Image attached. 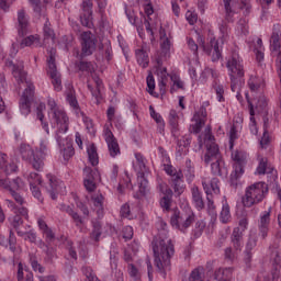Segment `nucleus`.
Returning <instances> with one entry per match:
<instances>
[{"label": "nucleus", "instance_id": "obj_1", "mask_svg": "<svg viewBox=\"0 0 281 281\" xmlns=\"http://www.w3.org/2000/svg\"><path fill=\"white\" fill-rule=\"evenodd\" d=\"M151 249L154 251V265L162 278H166V269L170 267V260L175 256V244L167 236L166 231H161L160 235L154 237Z\"/></svg>", "mask_w": 281, "mask_h": 281}, {"label": "nucleus", "instance_id": "obj_2", "mask_svg": "<svg viewBox=\"0 0 281 281\" xmlns=\"http://www.w3.org/2000/svg\"><path fill=\"white\" fill-rule=\"evenodd\" d=\"M204 162L206 166L211 164V172L214 177H227V167H225V160H223V156H221V150L216 143H206Z\"/></svg>", "mask_w": 281, "mask_h": 281}, {"label": "nucleus", "instance_id": "obj_3", "mask_svg": "<svg viewBox=\"0 0 281 281\" xmlns=\"http://www.w3.org/2000/svg\"><path fill=\"white\" fill-rule=\"evenodd\" d=\"M226 67L231 71V89L232 91H238L245 82V80H243V76H245V66L243 65V58H240V55H238L237 52L232 53Z\"/></svg>", "mask_w": 281, "mask_h": 281}, {"label": "nucleus", "instance_id": "obj_4", "mask_svg": "<svg viewBox=\"0 0 281 281\" xmlns=\"http://www.w3.org/2000/svg\"><path fill=\"white\" fill-rule=\"evenodd\" d=\"M269 194V184L266 182H255L246 188L245 195L243 198L244 207H254L258 203H262Z\"/></svg>", "mask_w": 281, "mask_h": 281}, {"label": "nucleus", "instance_id": "obj_5", "mask_svg": "<svg viewBox=\"0 0 281 281\" xmlns=\"http://www.w3.org/2000/svg\"><path fill=\"white\" fill-rule=\"evenodd\" d=\"M223 40H216V37H211L207 44H205V40L200 38V47L206 56H211L212 63H218L221 60L223 56Z\"/></svg>", "mask_w": 281, "mask_h": 281}, {"label": "nucleus", "instance_id": "obj_6", "mask_svg": "<svg viewBox=\"0 0 281 281\" xmlns=\"http://www.w3.org/2000/svg\"><path fill=\"white\" fill-rule=\"evenodd\" d=\"M21 178H15L12 180H10V178H0V188H3V190L10 192L12 199H14L18 205H23V203H25L23 195L16 192L18 190H21Z\"/></svg>", "mask_w": 281, "mask_h": 281}, {"label": "nucleus", "instance_id": "obj_7", "mask_svg": "<svg viewBox=\"0 0 281 281\" xmlns=\"http://www.w3.org/2000/svg\"><path fill=\"white\" fill-rule=\"evenodd\" d=\"M196 216L194 213L187 214V213H181L179 210H173V213L170 218V223L176 229H179L183 234H186V229L194 223Z\"/></svg>", "mask_w": 281, "mask_h": 281}, {"label": "nucleus", "instance_id": "obj_8", "mask_svg": "<svg viewBox=\"0 0 281 281\" xmlns=\"http://www.w3.org/2000/svg\"><path fill=\"white\" fill-rule=\"evenodd\" d=\"M47 75L52 79L55 91H63V79L56 67V50L54 49L50 50V55L47 58Z\"/></svg>", "mask_w": 281, "mask_h": 281}, {"label": "nucleus", "instance_id": "obj_9", "mask_svg": "<svg viewBox=\"0 0 281 281\" xmlns=\"http://www.w3.org/2000/svg\"><path fill=\"white\" fill-rule=\"evenodd\" d=\"M18 150L24 161L32 164L34 170H43V166H45L43 159L34 154V149L30 145L22 143Z\"/></svg>", "mask_w": 281, "mask_h": 281}, {"label": "nucleus", "instance_id": "obj_10", "mask_svg": "<svg viewBox=\"0 0 281 281\" xmlns=\"http://www.w3.org/2000/svg\"><path fill=\"white\" fill-rule=\"evenodd\" d=\"M97 43L98 40L91 31L83 32L81 34V58H85V56H91L93 52H95Z\"/></svg>", "mask_w": 281, "mask_h": 281}, {"label": "nucleus", "instance_id": "obj_11", "mask_svg": "<svg viewBox=\"0 0 281 281\" xmlns=\"http://www.w3.org/2000/svg\"><path fill=\"white\" fill-rule=\"evenodd\" d=\"M53 120H55L57 126H59L56 132V139L60 143V133H67V131H69V116H67V113L63 110H55L53 112Z\"/></svg>", "mask_w": 281, "mask_h": 281}, {"label": "nucleus", "instance_id": "obj_12", "mask_svg": "<svg viewBox=\"0 0 281 281\" xmlns=\"http://www.w3.org/2000/svg\"><path fill=\"white\" fill-rule=\"evenodd\" d=\"M27 87L24 89L23 94L20 99V111L22 115H30L31 106L30 102H32L34 98V83L26 82Z\"/></svg>", "mask_w": 281, "mask_h": 281}, {"label": "nucleus", "instance_id": "obj_13", "mask_svg": "<svg viewBox=\"0 0 281 281\" xmlns=\"http://www.w3.org/2000/svg\"><path fill=\"white\" fill-rule=\"evenodd\" d=\"M82 13L80 14L81 25L83 27H93V2L91 0H85L81 4Z\"/></svg>", "mask_w": 281, "mask_h": 281}, {"label": "nucleus", "instance_id": "obj_14", "mask_svg": "<svg viewBox=\"0 0 281 281\" xmlns=\"http://www.w3.org/2000/svg\"><path fill=\"white\" fill-rule=\"evenodd\" d=\"M271 207L268 211H263L258 222L259 236L265 240L269 236V225H271Z\"/></svg>", "mask_w": 281, "mask_h": 281}, {"label": "nucleus", "instance_id": "obj_15", "mask_svg": "<svg viewBox=\"0 0 281 281\" xmlns=\"http://www.w3.org/2000/svg\"><path fill=\"white\" fill-rule=\"evenodd\" d=\"M105 142L111 157H117L120 155V144H117V139L111 130L105 131Z\"/></svg>", "mask_w": 281, "mask_h": 281}, {"label": "nucleus", "instance_id": "obj_16", "mask_svg": "<svg viewBox=\"0 0 281 281\" xmlns=\"http://www.w3.org/2000/svg\"><path fill=\"white\" fill-rule=\"evenodd\" d=\"M9 65L13 67V76L16 78L19 85L27 81V72H25L23 61H19L18 64H14V61H9Z\"/></svg>", "mask_w": 281, "mask_h": 281}, {"label": "nucleus", "instance_id": "obj_17", "mask_svg": "<svg viewBox=\"0 0 281 281\" xmlns=\"http://www.w3.org/2000/svg\"><path fill=\"white\" fill-rule=\"evenodd\" d=\"M171 186L173 188V192L181 196L183 194V172L176 171L171 178Z\"/></svg>", "mask_w": 281, "mask_h": 281}, {"label": "nucleus", "instance_id": "obj_18", "mask_svg": "<svg viewBox=\"0 0 281 281\" xmlns=\"http://www.w3.org/2000/svg\"><path fill=\"white\" fill-rule=\"evenodd\" d=\"M231 243L236 249V251H240L245 245V239L243 237V233L240 232V228H234L233 233L231 235Z\"/></svg>", "mask_w": 281, "mask_h": 281}, {"label": "nucleus", "instance_id": "obj_19", "mask_svg": "<svg viewBox=\"0 0 281 281\" xmlns=\"http://www.w3.org/2000/svg\"><path fill=\"white\" fill-rule=\"evenodd\" d=\"M18 23H19V35L20 36H25L27 34V25H30V22L27 20V15H25L24 10H20L18 12Z\"/></svg>", "mask_w": 281, "mask_h": 281}, {"label": "nucleus", "instance_id": "obj_20", "mask_svg": "<svg viewBox=\"0 0 281 281\" xmlns=\"http://www.w3.org/2000/svg\"><path fill=\"white\" fill-rule=\"evenodd\" d=\"M192 202L196 210H203L205 207V202L203 201V193L199 190V187L194 186L191 189Z\"/></svg>", "mask_w": 281, "mask_h": 281}, {"label": "nucleus", "instance_id": "obj_21", "mask_svg": "<svg viewBox=\"0 0 281 281\" xmlns=\"http://www.w3.org/2000/svg\"><path fill=\"white\" fill-rule=\"evenodd\" d=\"M232 159L234 161L233 168L245 170V166H247V156L245 153L236 150L232 154Z\"/></svg>", "mask_w": 281, "mask_h": 281}, {"label": "nucleus", "instance_id": "obj_22", "mask_svg": "<svg viewBox=\"0 0 281 281\" xmlns=\"http://www.w3.org/2000/svg\"><path fill=\"white\" fill-rule=\"evenodd\" d=\"M243 175H245V169L234 168V170L231 173V178H229L231 188H235V190H236V188H238V186H243V182H240Z\"/></svg>", "mask_w": 281, "mask_h": 281}, {"label": "nucleus", "instance_id": "obj_23", "mask_svg": "<svg viewBox=\"0 0 281 281\" xmlns=\"http://www.w3.org/2000/svg\"><path fill=\"white\" fill-rule=\"evenodd\" d=\"M203 190L205 191L207 199V210L209 213L214 216L216 214V206L214 205V201L212 200V190H210V186L205 180L202 181Z\"/></svg>", "mask_w": 281, "mask_h": 281}, {"label": "nucleus", "instance_id": "obj_24", "mask_svg": "<svg viewBox=\"0 0 281 281\" xmlns=\"http://www.w3.org/2000/svg\"><path fill=\"white\" fill-rule=\"evenodd\" d=\"M192 122H195V124L190 125V133H193L194 135H199L201 133L203 126H205V120L199 115V113H195L191 120Z\"/></svg>", "mask_w": 281, "mask_h": 281}, {"label": "nucleus", "instance_id": "obj_25", "mask_svg": "<svg viewBox=\"0 0 281 281\" xmlns=\"http://www.w3.org/2000/svg\"><path fill=\"white\" fill-rule=\"evenodd\" d=\"M136 55V60L138 65L143 68L146 69L148 67L150 59L148 58V53L144 50V48H138L135 50Z\"/></svg>", "mask_w": 281, "mask_h": 281}, {"label": "nucleus", "instance_id": "obj_26", "mask_svg": "<svg viewBox=\"0 0 281 281\" xmlns=\"http://www.w3.org/2000/svg\"><path fill=\"white\" fill-rule=\"evenodd\" d=\"M64 211L66 214L71 216L76 227H80L81 225H85V220L82 218V216H80V214H78V212L74 211V207L67 205V206H64Z\"/></svg>", "mask_w": 281, "mask_h": 281}, {"label": "nucleus", "instance_id": "obj_27", "mask_svg": "<svg viewBox=\"0 0 281 281\" xmlns=\"http://www.w3.org/2000/svg\"><path fill=\"white\" fill-rule=\"evenodd\" d=\"M87 153L91 166H98V164H100V157L98 156V148L95 147V144L92 143L88 147Z\"/></svg>", "mask_w": 281, "mask_h": 281}, {"label": "nucleus", "instance_id": "obj_28", "mask_svg": "<svg viewBox=\"0 0 281 281\" xmlns=\"http://www.w3.org/2000/svg\"><path fill=\"white\" fill-rule=\"evenodd\" d=\"M101 236H102V223L98 221L92 222V231L90 233L91 240H94V243H100Z\"/></svg>", "mask_w": 281, "mask_h": 281}, {"label": "nucleus", "instance_id": "obj_29", "mask_svg": "<svg viewBox=\"0 0 281 281\" xmlns=\"http://www.w3.org/2000/svg\"><path fill=\"white\" fill-rule=\"evenodd\" d=\"M169 124L171 126V133L177 135L179 133V115L175 110H171L169 113Z\"/></svg>", "mask_w": 281, "mask_h": 281}, {"label": "nucleus", "instance_id": "obj_30", "mask_svg": "<svg viewBox=\"0 0 281 281\" xmlns=\"http://www.w3.org/2000/svg\"><path fill=\"white\" fill-rule=\"evenodd\" d=\"M21 225H23V217H21V215L19 214H15L11 220V226L13 227V229H15L18 236L23 238V236H25V232H22L20 229Z\"/></svg>", "mask_w": 281, "mask_h": 281}, {"label": "nucleus", "instance_id": "obj_31", "mask_svg": "<svg viewBox=\"0 0 281 281\" xmlns=\"http://www.w3.org/2000/svg\"><path fill=\"white\" fill-rule=\"evenodd\" d=\"M29 262L33 269V271H37L38 273H45V267L38 262V257L34 254L29 255Z\"/></svg>", "mask_w": 281, "mask_h": 281}, {"label": "nucleus", "instance_id": "obj_32", "mask_svg": "<svg viewBox=\"0 0 281 281\" xmlns=\"http://www.w3.org/2000/svg\"><path fill=\"white\" fill-rule=\"evenodd\" d=\"M83 175L86 181H98L100 179V171L98 169H92L91 167L83 168Z\"/></svg>", "mask_w": 281, "mask_h": 281}, {"label": "nucleus", "instance_id": "obj_33", "mask_svg": "<svg viewBox=\"0 0 281 281\" xmlns=\"http://www.w3.org/2000/svg\"><path fill=\"white\" fill-rule=\"evenodd\" d=\"M66 100L68 104L74 108L75 111H80V105L78 104V99H76V91L69 89L66 93Z\"/></svg>", "mask_w": 281, "mask_h": 281}, {"label": "nucleus", "instance_id": "obj_34", "mask_svg": "<svg viewBox=\"0 0 281 281\" xmlns=\"http://www.w3.org/2000/svg\"><path fill=\"white\" fill-rule=\"evenodd\" d=\"M18 281H34V274L31 271L23 272V263L18 265Z\"/></svg>", "mask_w": 281, "mask_h": 281}, {"label": "nucleus", "instance_id": "obj_35", "mask_svg": "<svg viewBox=\"0 0 281 281\" xmlns=\"http://www.w3.org/2000/svg\"><path fill=\"white\" fill-rule=\"evenodd\" d=\"M231 218L232 213L229 211V204L227 202H224L220 214V221L221 223L227 224V222L231 221Z\"/></svg>", "mask_w": 281, "mask_h": 281}, {"label": "nucleus", "instance_id": "obj_36", "mask_svg": "<svg viewBox=\"0 0 281 281\" xmlns=\"http://www.w3.org/2000/svg\"><path fill=\"white\" fill-rule=\"evenodd\" d=\"M139 184V193L145 196L146 192H148V180L146 179V175L140 172L137 178Z\"/></svg>", "mask_w": 281, "mask_h": 281}, {"label": "nucleus", "instance_id": "obj_37", "mask_svg": "<svg viewBox=\"0 0 281 281\" xmlns=\"http://www.w3.org/2000/svg\"><path fill=\"white\" fill-rule=\"evenodd\" d=\"M92 201L94 207H97V214L100 216L104 212V196L102 194L92 196Z\"/></svg>", "mask_w": 281, "mask_h": 281}, {"label": "nucleus", "instance_id": "obj_38", "mask_svg": "<svg viewBox=\"0 0 281 281\" xmlns=\"http://www.w3.org/2000/svg\"><path fill=\"white\" fill-rule=\"evenodd\" d=\"M45 262H47V265H54V260H56V258H58V255L56 254V248L54 247H49L47 248L45 251Z\"/></svg>", "mask_w": 281, "mask_h": 281}, {"label": "nucleus", "instance_id": "obj_39", "mask_svg": "<svg viewBox=\"0 0 281 281\" xmlns=\"http://www.w3.org/2000/svg\"><path fill=\"white\" fill-rule=\"evenodd\" d=\"M212 88L217 95L218 102H225V97H223L225 95V88L223 87V85H218L216 81H214Z\"/></svg>", "mask_w": 281, "mask_h": 281}, {"label": "nucleus", "instance_id": "obj_40", "mask_svg": "<svg viewBox=\"0 0 281 281\" xmlns=\"http://www.w3.org/2000/svg\"><path fill=\"white\" fill-rule=\"evenodd\" d=\"M160 49L164 58H170V40L168 37L160 43Z\"/></svg>", "mask_w": 281, "mask_h": 281}, {"label": "nucleus", "instance_id": "obj_41", "mask_svg": "<svg viewBox=\"0 0 281 281\" xmlns=\"http://www.w3.org/2000/svg\"><path fill=\"white\" fill-rule=\"evenodd\" d=\"M75 67L76 69H78V71H91L93 69V65L91 64V61H76L75 63Z\"/></svg>", "mask_w": 281, "mask_h": 281}, {"label": "nucleus", "instance_id": "obj_42", "mask_svg": "<svg viewBox=\"0 0 281 281\" xmlns=\"http://www.w3.org/2000/svg\"><path fill=\"white\" fill-rule=\"evenodd\" d=\"M218 183H221L218 178H212L210 183L206 182V184L211 190V196H212V192H214V194H221V188L218 187Z\"/></svg>", "mask_w": 281, "mask_h": 281}, {"label": "nucleus", "instance_id": "obj_43", "mask_svg": "<svg viewBox=\"0 0 281 281\" xmlns=\"http://www.w3.org/2000/svg\"><path fill=\"white\" fill-rule=\"evenodd\" d=\"M223 2L226 12V21L231 23V21H233L232 19L234 18V11L232 10V0H223Z\"/></svg>", "mask_w": 281, "mask_h": 281}, {"label": "nucleus", "instance_id": "obj_44", "mask_svg": "<svg viewBox=\"0 0 281 281\" xmlns=\"http://www.w3.org/2000/svg\"><path fill=\"white\" fill-rule=\"evenodd\" d=\"M225 273H232V268H226V269L220 268L218 270H216L214 273V280H217V281L225 280L224 278H228V276Z\"/></svg>", "mask_w": 281, "mask_h": 281}, {"label": "nucleus", "instance_id": "obj_45", "mask_svg": "<svg viewBox=\"0 0 281 281\" xmlns=\"http://www.w3.org/2000/svg\"><path fill=\"white\" fill-rule=\"evenodd\" d=\"M240 5L239 10H244L245 16L249 15L251 13V0H237Z\"/></svg>", "mask_w": 281, "mask_h": 281}, {"label": "nucleus", "instance_id": "obj_46", "mask_svg": "<svg viewBox=\"0 0 281 281\" xmlns=\"http://www.w3.org/2000/svg\"><path fill=\"white\" fill-rule=\"evenodd\" d=\"M149 113H150V117L155 120L156 124H159L160 126H165L164 117H161V114L155 111V108L153 105L149 106Z\"/></svg>", "mask_w": 281, "mask_h": 281}, {"label": "nucleus", "instance_id": "obj_47", "mask_svg": "<svg viewBox=\"0 0 281 281\" xmlns=\"http://www.w3.org/2000/svg\"><path fill=\"white\" fill-rule=\"evenodd\" d=\"M83 276H86V280L87 281H100L98 280V277H95V274H93V270L90 267H83L81 269Z\"/></svg>", "mask_w": 281, "mask_h": 281}, {"label": "nucleus", "instance_id": "obj_48", "mask_svg": "<svg viewBox=\"0 0 281 281\" xmlns=\"http://www.w3.org/2000/svg\"><path fill=\"white\" fill-rule=\"evenodd\" d=\"M158 188H159V192L164 194V198L172 199V195H173L172 189H170L166 183H160Z\"/></svg>", "mask_w": 281, "mask_h": 281}, {"label": "nucleus", "instance_id": "obj_49", "mask_svg": "<svg viewBox=\"0 0 281 281\" xmlns=\"http://www.w3.org/2000/svg\"><path fill=\"white\" fill-rule=\"evenodd\" d=\"M7 243H9L10 251L14 254V251H16V236L14 235V232L10 231L9 239H7Z\"/></svg>", "mask_w": 281, "mask_h": 281}, {"label": "nucleus", "instance_id": "obj_50", "mask_svg": "<svg viewBox=\"0 0 281 281\" xmlns=\"http://www.w3.org/2000/svg\"><path fill=\"white\" fill-rule=\"evenodd\" d=\"M268 159L267 158H260L259 160V165L257 167V175H266L267 173V164H268Z\"/></svg>", "mask_w": 281, "mask_h": 281}, {"label": "nucleus", "instance_id": "obj_51", "mask_svg": "<svg viewBox=\"0 0 281 281\" xmlns=\"http://www.w3.org/2000/svg\"><path fill=\"white\" fill-rule=\"evenodd\" d=\"M55 34H54V30H52V27H49V19L46 18V22L44 24V38H54Z\"/></svg>", "mask_w": 281, "mask_h": 281}, {"label": "nucleus", "instance_id": "obj_52", "mask_svg": "<svg viewBox=\"0 0 281 281\" xmlns=\"http://www.w3.org/2000/svg\"><path fill=\"white\" fill-rule=\"evenodd\" d=\"M147 91L150 95L155 93V77L153 76V72H149L147 76Z\"/></svg>", "mask_w": 281, "mask_h": 281}, {"label": "nucleus", "instance_id": "obj_53", "mask_svg": "<svg viewBox=\"0 0 281 281\" xmlns=\"http://www.w3.org/2000/svg\"><path fill=\"white\" fill-rule=\"evenodd\" d=\"M30 187H31V192L33 196L37 199L40 203H43V194L41 193V189H38L36 184H34V182H31Z\"/></svg>", "mask_w": 281, "mask_h": 281}, {"label": "nucleus", "instance_id": "obj_54", "mask_svg": "<svg viewBox=\"0 0 281 281\" xmlns=\"http://www.w3.org/2000/svg\"><path fill=\"white\" fill-rule=\"evenodd\" d=\"M47 179H48L49 183H48V187H46V190L58 192V182L56 181V178L48 175Z\"/></svg>", "mask_w": 281, "mask_h": 281}, {"label": "nucleus", "instance_id": "obj_55", "mask_svg": "<svg viewBox=\"0 0 281 281\" xmlns=\"http://www.w3.org/2000/svg\"><path fill=\"white\" fill-rule=\"evenodd\" d=\"M43 234L46 237V243L48 245H52V243L56 240V234H54V231H52V228H46Z\"/></svg>", "mask_w": 281, "mask_h": 281}, {"label": "nucleus", "instance_id": "obj_56", "mask_svg": "<svg viewBox=\"0 0 281 281\" xmlns=\"http://www.w3.org/2000/svg\"><path fill=\"white\" fill-rule=\"evenodd\" d=\"M247 227H249V220L247 217H241L238 222V227H235V229H239V232L244 234Z\"/></svg>", "mask_w": 281, "mask_h": 281}, {"label": "nucleus", "instance_id": "obj_57", "mask_svg": "<svg viewBox=\"0 0 281 281\" xmlns=\"http://www.w3.org/2000/svg\"><path fill=\"white\" fill-rule=\"evenodd\" d=\"M170 205H172V198H161L160 199V207L166 210V212H170Z\"/></svg>", "mask_w": 281, "mask_h": 281}, {"label": "nucleus", "instance_id": "obj_58", "mask_svg": "<svg viewBox=\"0 0 281 281\" xmlns=\"http://www.w3.org/2000/svg\"><path fill=\"white\" fill-rule=\"evenodd\" d=\"M29 181H30V186H32V183H34V186H36V183L41 186V183H43V180L41 179V175L36 172L30 173Z\"/></svg>", "mask_w": 281, "mask_h": 281}, {"label": "nucleus", "instance_id": "obj_59", "mask_svg": "<svg viewBox=\"0 0 281 281\" xmlns=\"http://www.w3.org/2000/svg\"><path fill=\"white\" fill-rule=\"evenodd\" d=\"M76 155V150L74 149V146H67L64 148V159L66 161H69L71 157Z\"/></svg>", "mask_w": 281, "mask_h": 281}, {"label": "nucleus", "instance_id": "obj_60", "mask_svg": "<svg viewBox=\"0 0 281 281\" xmlns=\"http://www.w3.org/2000/svg\"><path fill=\"white\" fill-rule=\"evenodd\" d=\"M18 168L19 167L14 162L4 164L3 166L5 175H12V172H16Z\"/></svg>", "mask_w": 281, "mask_h": 281}, {"label": "nucleus", "instance_id": "obj_61", "mask_svg": "<svg viewBox=\"0 0 281 281\" xmlns=\"http://www.w3.org/2000/svg\"><path fill=\"white\" fill-rule=\"evenodd\" d=\"M38 153L41 155V156H38V158L42 159V161H43V159H45V157L47 156V143L46 142L42 140L40 143V150H38Z\"/></svg>", "mask_w": 281, "mask_h": 281}, {"label": "nucleus", "instance_id": "obj_62", "mask_svg": "<svg viewBox=\"0 0 281 281\" xmlns=\"http://www.w3.org/2000/svg\"><path fill=\"white\" fill-rule=\"evenodd\" d=\"M120 214L123 218H131V206L128 204H123Z\"/></svg>", "mask_w": 281, "mask_h": 281}, {"label": "nucleus", "instance_id": "obj_63", "mask_svg": "<svg viewBox=\"0 0 281 281\" xmlns=\"http://www.w3.org/2000/svg\"><path fill=\"white\" fill-rule=\"evenodd\" d=\"M123 238L124 240H131L133 238V227L125 226L123 228Z\"/></svg>", "mask_w": 281, "mask_h": 281}, {"label": "nucleus", "instance_id": "obj_64", "mask_svg": "<svg viewBox=\"0 0 281 281\" xmlns=\"http://www.w3.org/2000/svg\"><path fill=\"white\" fill-rule=\"evenodd\" d=\"M83 186L88 192L95 191V180H83Z\"/></svg>", "mask_w": 281, "mask_h": 281}]
</instances>
